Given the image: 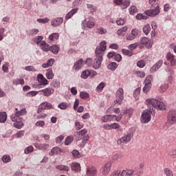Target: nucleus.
Instances as JSON below:
<instances>
[{
    "mask_svg": "<svg viewBox=\"0 0 176 176\" xmlns=\"http://www.w3.org/2000/svg\"><path fill=\"white\" fill-rule=\"evenodd\" d=\"M84 64H85V61H83V59H79L74 64V69H75V71H79V69H80V68L83 67Z\"/></svg>",
    "mask_w": 176,
    "mask_h": 176,
    "instance_id": "6ab92c4d",
    "label": "nucleus"
},
{
    "mask_svg": "<svg viewBox=\"0 0 176 176\" xmlns=\"http://www.w3.org/2000/svg\"><path fill=\"white\" fill-rule=\"evenodd\" d=\"M166 60L170 61L171 65H175L176 60L175 56L171 52H168L166 56Z\"/></svg>",
    "mask_w": 176,
    "mask_h": 176,
    "instance_id": "f3484780",
    "label": "nucleus"
},
{
    "mask_svg": "<svg viewBox=\"0 0 176 176\" xmlns=\"http://www.w3.org/2000/svg\"><path fill=\"white\" fill-rule=\"evenodd\" d=\"M1 160L3 163H10V162H12V158H10V155H6L1 157Z\"/></svg>",
    "mask_w": 176,
    "mask_h": 176,
    "instance_id": "c9c22d12",
    "label": "nucleus"
},
{
    "mask_svg": "<svg viewBox=\"0 0 176 176\" xmlns=\"http://www.w3.org/2000/svg\"><path fill=\"white\" fill-rule=\"evenodd\" d=\"M113 3L120 6L121 9H127L130 6V0H113Z\"/></svg>",
    "mask_w": 176,
    "mask_h": 176,
    "instance_id": "1a4fd4ad",
    "label": "nucleus"
},
{
    "mask_svg": "<svg viewBox=\"0 0 176 176\" xmlns=\"http://www.w3.org/2000/svg\"><path fill=\"white\" fill-rule=\"evenodd\" d=\"M110 176H122V173H120V170H117L113 172Z\"/></svg>",
    "mask_w": 176,
    "mask_h": 176,
    "instance_id": "774afa93",
    "label": "nucleus"
},
{
    "mask_svg": "<svg viewBox=\"0 0 176 176\" xmlns=\"http://www.w3.org/2000/svg\"><path fill=\"white\" fill-rule=\"evenodd\" d=\"M56 39H58V33H53L49 36L50 41H56Z\"/></svg>",
    "mask_w": 176,
    "mask_h": 176,
    "instance_id": "c03bdc74",
    "label": "nucleus"
},
{
    "mask_svg": "<svg viewBox=\"0 0 176 176\" xmlns=\"http://www.w3.org/2000/svg\"><path fill=\"white\" fill-rule=\"evenodd\" d=\"M72 154L74 159H80V157H82V154H80V153L78 150H74Z\"/></svg>",
    "mask_w": 176,
    "mask_h": 176,
    "instance_id": "f704fd0d",
    "label": "nucleus"
},
{
    "mask_svg": "<svg viewBox=\"0 0 176 176\" xmlns=\"http://www.w3.org/2000/svg\"><path fill=\"white\" fill-rule=\"evenodd\" d=\"M46 78L48 79H53V78H54V74H53L52 69H48L47 70Z\"/></svg>",
    "mask_w": 176,
    "mask_h": 176,
    "instance_id": "e433bc0d",
    "label": "nucleus"
},
{
    "mask_svg": "<svg viewBox=\"0 0 176 176\" xmlns=\"http://www.w3.org/2000/svg\"><path fill=\"white\" fill-rule=\"evenodd\" d=\"M152 111L151 110H145L141 117V122L143 124L149 123L151 122V119H152Z\"/></svg>",
    "mask_w": 176,
    "mask_h": 176,
    "instance_id": "0eeeda50",
    "label": "nucleus"
},
{
    "mask_svg": "<svg viewBox=\"0 0 176 176\" xmlns=\"http://www.w3.org/2000/svg\"><path fill=\"white\" fill-rule=\"evenodd\" d=\"M71 168L73 171H79L80 170V164L78 162H73Z\"/></svg>",
    "mask_w": 176,
    "mask_h": 176,
    "instance_id": "bb28decb",
    "label": "nucleus"
},
{
    "mask_svg": "<svg viewBox=\"0 0 176 176\" xmlns=\"http://www.w3.org/2000/svg\"><path fill=\"white\" fill-rule=\"evenodd\" d=\"M134 174V170L132 169L123 170L121 173V176H131Z\"/></svg>",
    "mask_w": 176,
    "mask_h": 176,
    "instance_id": "b1692460",
    "label": "nucleus"
},
{
    "mask_svg": "<svg viewBox=\"0 0 176 176\" xmlns=\"http://www.w3.org/2000/svg\"><path fill=\"white\" fill-rule=\"evenodd\" d=\"M87 8L91 12V13H94V12H96L97 10V7L94 6L93 4H87Z\"/></svg>",
    "mask_w": 176,
    "mask_h": 176,
    "instance_id": "79ce46f5",
    "label": "nucleus"
},
{
    "mask_svg": "<svg viewBox=\"0 0 176 176\" xmlns=\"http://www.w3.org/2000/svg\"><path fill=\"white\" fill-rule=\"evenodd\" d=\"M162 65H163V60H158L157 63H156L150 69L151 72H156V71H157V69H159V68H160V67H162Z\"/></svg>",
    "mask_w": 176,
    "mask_h": 176,
    "instance_id": "a211bd4d",
    "label": "nucleus"
},
{
    "mask_svg": "<svg viewBox=\"0 0 176 176\" xmlns=\"http://www.w3.org/2000/svg\"><path fill=\"white\" fill-rule=\"evenodd\" d=\"M94 18L93 17H89L88 19L82 21V28L83 30H85V28L91 29L93 27H94Z\"/></svg>",
    "mask_w": 176,
    "mask_h": 176,
    "instance_id": "6e6552de",
    "label": "nucleus"
},
{
    "mask_svg": "<svg viewBox=\"0 0 176 176\" xmlns=\"http://www.w3.org/2000/svg\"><path fill=\"white\" fill-rule=\"evenodd\" d=\"M137 67H138L139 68H144V67H145V60H140L138 61Z\"/></svg>",
    "mask_w": 176,
    "mask_h": 176,
    "instance_id": "864d4df0",
    "label": "nucleus"
},
{
    "mask_svg": "<svg viewBox=\"0 0 176 176\" xmlns=\"http://www.w3.org/2000/svg\"><path fill=\"white\" fill-rule=\"evenodd\" d=\"M90 137H89V135H86L85 137H84V139L82 140L80 146H85V144H86V142H87L89 140Z\"/></svg>",
    "mask_w": 176,
    "mask_h": 176,
    "instance_id": "e2e57ef3",
    "label": "nucleus"
},
{
    "mask_svg": "<svg viewBox=\"0 0 176 176\" xmlns=\"http://www.w3.org/2000/svg\"><path fill=\"white\" fill-rule=\"evenodd\" d=\"M141 93V89L140 87L136 88L133 91V97L135 98H137L138 97V95Z\"/></svg>",
    "mask_w": 176,
    "mask_h": 176,
    "instance_id": "603ef678",
    "label": "nucleus"
},
{
    "mask_svg": "<svg viewBox=\"0 0 176 176\" xmlns=\"http://www.w3.org/2000/svg\"><path fill=\"white\" fill-rule=\"evenodd\" d=\"M54 64V59L51 58L49 59L47 62V63H44L42 65L43 68H47L49 67H52Z\"/></svg>",
    "mask_w": 176,
    "mask_h": 176,
    "instance_id": "c756f323",
    "label": "nucleus"
},
{
    "mask_svg": "<svg viewBox=\"0 0 176 176\" xmlns=\"http://www.w3.org/2000/svg\"><path fill=\"white\" fill-rule=\"evenodd\" d=\"M38 81L39 82V83H41L43 86H46V85L49 84V81L47 80V79L43 77V75L42 74L38 75Z\"/></svg>",
    "mask_w": 176,
    "mask_h": 176,
    "instance_id": "aec40b11",
    "label": "nucleus"
},
{
    "mask_svg": "<svg viewBox=\"0 0 176 176\" xmlns=\"http://www.w3.org/2000/svg\"><path fill=\"white\" fill-rule=\"evenodd\" d=\"M164 173L165 174V175L166 176H173V171L171 170H170V168H165L164 170Z\"/></svg>",
    "mask_w": 176,
    "mask_h": 176,
    "instance_id": "6e6d98bb",
    "label": "nucleus"
},
{
    "mask_svg": "<svg viewBox=\"0 0 176 176\" xmlns=\"http://www.w3.org/2000/svg\"><path fill=\"white\" fill-rule=\"evenodd\" d=\"M107 68L108 69H111V71H115V69L118 68V64L115 62H112L107 65Z\"/></svg>",
    "mask_w": 176,
    "mask_h": 176,
    "instance_id": "473e14b6",
    "label": "nucleus"
},
{
    "mask_svg": "<svg viewBox=\"0 0 176 176\" xmlns=\"http://www.w3.org/2000/svg\"><path fill=\"white\" fill-rule=\"evenodd\" d=\"M52 108H53L52 103L44 102L39 105V108L37 110V113H41V112H42V111H45V109H52Z\"/></svg>",
    "mask_w": 176,
    "mask_h": 176,
    "instance_id": "9b49d317",
    "label": "nucleus"
},
{
    "mask_svg": "<svg viewBox=\"0 0 176 176\" xmlns=\"http://www.w3.org/2000/svg\"><path fill=\"white\" fill-rule=\"evenodd\" d=\"M8 119L6 112H0V123H5Z\"/></svg>",
    "mask_w": 176,
    "mask_h": 176,
    "instance_id": "cd10ccee",
    "label": "nucleus"
},
{
    "mask_svg": "<svg viewBox=\"0 0 176 176\" xmlns=\"http://www.w3.org/2000/svg\"><path fill=\"white\" fill-rule=\"evenodd\" d=\"M86 134H87V130L84 129L77 133V137L78 138H83Z\"/></svg>",
    "mask_w": 176,
    "mask_h": 176,
    "instance_id": "2f4dec72",
    "label": "nucleus"
},
{
    "mask_svg": "<svg viewBox=\"0 0 176 176\" xmlns=\"http://www.w3.org/2000/svg\"><path fill=\"white\" fill-rule=\"evenodd\" d=\"M112 160H113V162H116V160H119V159H122V155L120 154H115L112 156L111 157Z\"/></svg>",
    "mask_w": 176,
    "mask_h": 176,
    "instance_id": "13d9d810",
    "label": "nucleus"
},
{
    "mask_svg": "<svg viewBox=\"0 0 176 176\" xmlns=\"http://www.w3.org/2000/svg\"><path fill=\"white\" fill-rule=\"evenodd\" d=\"M61 153V149L58 147H54L51 152L50 153V156H53L54 155H60Z\"/></svg>",
    "mask_w": 176,
    "mask_h": 176,
    "instance_id": "a878e982",
    "label": "nucleus"
},
{
    "mask_svg": "<svg viewBox=\"0 0 176 176\" xmlns=\"http://www.w3.org/2000/svg\"><path fill=\"white\" fill-rule=\"evenodd\" d=\"M105 50H107V43L102 41L100 45L96 47L95 50V56L96 58L93 64L94 69H98V68L101 67L102 57L105 54Z\"/></svg>",
    "mask_w": 176,
    "mask_h": 176,
    "instance_id": "f257e3e1",
    "label": "nucleus"
},
{
    "mask_svg": "<svg viewBox=\"0 0 176 176\" xmlns=\"http://www.w3.org/2000/svg\"><path fill=\"white\" fill-rule=\"evenodd\" d=\"M87 176H96L97 175V168L93 166H89L87 168Z\"/></svg>",
    "mask_w": 176,
    "mask_h": 176,
    "instance_id": "4468645a",
    "label": "nucleus"
},
{
    "mask_svg": "<svg viewBox=\"0 0 176 176\" xmlns=\"http://www.w3.org/2000/svg\"><path fill=\"white\" fill-rule=\"evenodd\" d=\"M40 92L43 93V96L45 97H49V96H52V94H54V89L51 87H48L41 90Z\"/></svg>",
    "mask_w": 176,
    "mask_h": 176,
    "instance_id": "dca6fc26",
    "label": "nucleus"
},
{
    "mask_svg": "<svg viewBox=\"0 0 176 176\" xmlns=\"http://www.w3.org/2000/svg\"><path fill=\"white\" fill-rule=\"evenodd\" d=\"M146 104L149 107H153V108L160 109V111H163L164 109V104L163 102H160L155 98L147 99L146 100Z\"/></svg>",
    "mask_w": 176,
    "mask_h": 176,
    "instance_id": "7ed1b4c3",
    "label": "nucleus"
},
{
    "mask_svg": "<svg viewBox=\"0 0 176 176\" xmlns=\"http://www.w3.org/2000/svg\"><path fill=\"white\" fill-rule=\"evenodd\" d=\"M137 12H138V9L137 8V7H135V6H131L129 9L130 14H134V13H137Z\"/></svg>",
    "mask_w": 176,
    "mask_h": 176,
    "instance_id": "de8ad7c7",
    "label": "nucleus"
},
{
    "mask_svg": "<svg viewBox=\"0 0 176 176\" xmlns=\"http://www.w3.org/2000/svg\"><path fill=\"white\" fill-rule=\"evenodd\" d=\"M50 50L52 52V53H54V54H58V52H60V47L56 45H54L50 47Z\"/></svg>",
    "mask_w": 176,
    "mask_h": 176,
    "instance_id": "c85d7f7f",
    "label": "nucleus"
},
{
    "mask_svg": "<svg viewBox=\"0 0 176 176\" xmlns=\"http://www.w3.org/2000/svg\"><path fill=\"white\" fill-rule=\"evenodd\" d=\"M37 21H38V23H41L42 24H45V23L49 22V19H47V18H45V19H37Z\"/></svg>",
    "mask_w": 176,
    "mask_h": 176,
    "instance_id": "338daca9",
    "label": "nucleus"
},
{
    "mask_svg": "<svg viewBox=\"0 0 176 176\" xmlns=\"http://www.w3.org/2000/svg\"><path fill=\"white\" fill-rule=\"evenodd\" d=\"M96 32L100 35H103L104 34H107V29H104V28H99L97 29Z\"/></svg>",
    "mask_w": 176,
    "mask_h": 176,
    "instance_id": "49530a36",
    "label": "nucleus"
},
{
    "mask_svg": "<svg viewBox=\"0 0 176 176\" xmlns=\"http://www.w3.org/2000/svg\"><path fill=\"white\" fill-rule=\"evenodd\" d=\"M123 117V114L120 113L118 116L116 115H109L110 122H113L116 120V122H120L122 120V118Z\"/></svg>",
    "mask_w": 176,
    "mask_h": 176,
    "instance_id": "4be33fe9",
    "label": "nucleus"
},
{
    "mask_svg": "<svg viewBox=\"0 0 176 176\" xmlns=\"http://www.w3.org/2000/svg\"><path fill=\"white\" fill-rule=\"evenodd\" d=\"M166 124H169V126H173V124H176V111L170 110L168 113Z\"/></svg>",
    "mask_w": 176,
    "mask_h": 176,
    "instance_id": "423d86ee",
    "label": "nucleus"
},
{
    "mask_svg": "<svg viewBox=\"0 0 176 176\" xmlns=\"http://www.w3.org/2000/svg\"><path fill=\"white\" fill-rule=\"evenodd\" d=\"M143 32L145 34V35H148L149 32H151V25L146 24L143 27Z\"/></svg>",
    "mask_w": 176,
    "mask_h": 176,
    "instance_id": "4c0bfd02",
    "label": "nucleus"
},
{
    "mask_svg": "<svg viewBox=\"0 0 176 176\" xmlns=\"http://www.w3.org/2000/svg\"><path fill=\"white\" fill-rule=\"evenodd\" d=\"M16 113L14 115L11 116V120L12 122H21V116H24L25 113H27V111L25 109H22L21 110L19 111L18 109H15Z\"/></svg>",
    "mask_w": 176,
    "mask_h": 176,
    "instance_id": "39448f33",
    "label": "nucleus"
},
{
    "mask_svg": "<svg viewBox=\"0 0 176 176\" xmlns=\"http://www.w3.org/2000/svg\"><path fill=\"white\" fill-rule=\"evenodd\" d=\"M152 79H153V77L152 76H148L146 78V80L144 81L145 84L151 85V82H152Z\"/></svg>",
    "mask_w": 176,
    "mask_h": 176,
    "instance_id": "69168bd1",
    "label": "nucleus"
},
{
    "mask_svg": "<svg viewBox=\"0 0 176 176\" xmlns=\"http://www.w3.org/2000/svg\"><path fill=\"white\" fill-rule=\"evenodd\" d=\"M41 47L43 52H49L50 50V46L49 44L46 43V41H41L40 43Z\"/></svg>",
    "mask_w": 176,
    "mask_h": 176,
    "instance_id": "5701e85b",
    "label": "nucleus"
},
{
    "mask_svg": "<svg viewBox=\"0 0 176 176\" xmlns=\"http://www.w3.org/2000/svg\"><path fill=\"white\" fill-rule=\"evenodd\" d=\"M67 107H68L67 102H61L58 105V108L62 110H65Z\"/></svg>",
    "mask_w": 176,
    "mask_h": 176,
    "instance_id": "a18cd8bd",
    "label": "nucleus"
},
{
    "mask_svg": "<svg viewBox=\"0 0 176 176\" xmlns=\"http://www.w3.org/2000/svg\"><path fill=\"white\" fill-rule=\"evenodd\" d=\"M168 89V84L167 83H164L161 85L160 88V93H164Z\"/></svg>",
    "mask_w": 176,
    "mask_h": 176,
    "instance_id": "ea45409f",
    "label": "nucleus"
},
{
    "mask_svg": "<svg viewBox=\"0 0 176 176\" xmlns=\"http://www.w3.org/2000/svg\"><path fill=\"white\" fill-rule=\"evenodd\" d=\"M43 39V36H38L34 38V42L36 43V45H39L41 42H42V40Z\"/></svg>",
    "mask_w": 176,
    "mask_h": 176,
    "instance_id": "bf43d9fd",
    "label": "nucleus"
},
{
    "mask_svg": "<svg viewBox=\"0 0 176 176\" xmlns=\"http://www.w3.org/2000/svg\"><path fill=\"white\" fill-rule=\"evenodd\" d=\"M123 100H124V90H123V88H119L116 93L114 105H116V104L121 105Z\"/></svg>",
    "mask_w": 176,
    "mask_h": 176,
    "instance_id": "20e7f679",
    "label": "nucleus"
},
{
    "mask_svg": "<svg viewBox=\"0 0 176 176\" xmlns=\"http://www.w3.org/2000/svg\"><path fill=\"white\" fill-rule=\"evenodd\" d=\"M63 140H64V135H60L56 138V144H61V142H63Z\"/></svg>",
    "mask_w": 176,
    "mask_h": 176,
    "instance_id": "052dcab7",
    "label": "nucleus"
},
{
    "mask_svg": "<svg viewBox=\"0 0 176 176\" xmlns=\"http://www.w3.org/2000/svg\"><path fill=\"white\" fill-rule=\"evenodd\" d=\"M80 98H82V100H87V98H89V94H87L85 91L80 92Z\"/></svg>",
    "mask_w": 176,
    "mask_h": 176,
    "instance_id": "5fc2aeb1",
    "label": "nucleus"
},
{
    "mask_svg": "<svg viewBox=\"0 0 176 176\" xmlns=\"http://www.w3.org/2000/svg\"><path fill=\"white\" fill-rule=\"evenodd\" d=\"M112 167V162H107L102 169V174L103 175H108L109 174V171H111V168Z\"/></svg>",
    "mask_w": 176,
    "mask_h": 176,
    "instance_id": "ddd939ff",
    "label": "nucleus"
},
{
    "mask_svg": "<svg viewBox=\"0 0 176 176\" xmlns=\"http://www.w3.org/2000/svg\"><path fill=\"white\" fill-rule=\"evenodd\" d=\"M134 133H135V129L131 128L128 131L126 135H124L117 141V144L118 145H122V144H127V142H130L133 137H134Z\"/></svg>",
    "mask_w": 176,
    "mask_h": 176,
    "instance_id": "f03ea898",
    "label": "nucleus"
},
{
    "mask_svg": "<svg viewBox=\"0 0 176 176\" xmlns=\"http://www.w3.org/2000/svg\"><path fill=\"white\" fill-rule=\"evenodd\" d=\"M74 141V137L68 136L65 140V145H69Z\"/></svg>",
    "mask_w": 176,
    "mask_h": 176,
    "instance_id": "37998d69",
    "label": "nucleus"
},
{
    "mask_svg": "<svg viewBox=\"0 0 176 176\" xmlns=\"http://www.w3.org/2000/svg\"><path fill=\"white\" fill-rule=\"evenodd\" d=\"M15 122L14 124V127H16V129H21V127H23V122H17V121H14Z\"/></svg>",
    "mask_w": 176,
    "mask_h": 176,
    "instance_id": "680f3d73",
    "label": "nucleus"
},
{
    "mask_svg": "<svg viewBox=\"0 0 176 176\" xmlns=\"http://www.w3.org/2000/svg\"><path fill=\"white\" fill-rule=\"evenodd\" d=\"M78 10H79V9L78 8L72 9L70 12H69L66 14L65 19L66 20H69V19H71V17H72V16H74V14H76V13H78Z\"/></svg>",
    "mask_w": 176,
    "mask_h": 176,
    "instance_id": "412c9836",
    "label": "nucleus"
},
{
    "mask_svg": "<svg viewBox=\"0 0 176 176\" xmlns=\"http://www.w3.org/2000/svg\"><path fill=\"white\" fill-rule=\"evenodd\" d=\"M168 155H169L170 157H171L172 159H176V149L171 150V151L168 153Z\"/></svg>",
    "mask_w": 176,
    "mask_h": 176,
    "instance_id": "8fccbe9b",
    "label": "nucleus"
},
{
    "mask_svg": "<svg viewBox=\"0 0 176 176\" xmlns=\"http://www.w3.org/2000/svg\"><path fill=\"white\" fill-rule=\"evenodd\" d=\"M36 148H37V149H40V150H44L46 151V149L49 148V144H37V146H36Z\"/></svg>",
    "mask_w": 176,
    "mask_h": 176,
    "instance_id": "72a5a7b5",
    "label": "nucleus"
},
{
    "mask_svg": "<svg viewBox=\"0 0 176 176\" xmlns=\"http://www.w3.org/2000/svg\"><path fill=\"white\" fill-rule=\"evenodd\" d=\"M136 19L137 20H146V19H148V16L142 14H138L136 15Z\"/></svg>",
    "mask_w": 176,
    "mask_h": 176,
    "instance_id": "09e8293b",
    "label": "nucleus"
},
{
    "mask_svg": "<svg viewBox=\"0 0 176 176\" xmlns=\"http://www.w3.org/2000/svg\"><path fill=\"white\" fill-rule=\"evenodd\" d=\"M140 43L142 45H146L148 49H150V47H152V45H153V43H152V41L149 40V38L146 37H142L140 40Z\"/></svg>",
    "mask_w": 176,
    "mask_h": 176,
    "instance_id": "2eb2a0df",
    "label": "nucleus"
},
{
    "mask_svg": "<svg viewBox=\"0 0 176 176\" xmlns=\"http://www.w3.org/2000/svg\"><path fill=\"white\" fill-rule=\"evenodd\" d=\"M160 13V9L159 8V6H156L154 9L148 10L145 12L146 16H149L151 17H155V16H157V14Z\"/></svg>",
    "mask_w": 176,
    "mask_h": 176,
    "instance_id": "f8f14e48",
    "label": "nucleus"
},
{
    "mask_svg": "<svg viewBox=\"0 0 176 176\" xmlns=\"http://www.w3.org/2000/svg\"><path fill=\"white\" fill-rule=\"evenodd\" d=\"M122 52L124 56H128V57H131V56H133V54H134L133 53V51H130V50H126V49H122Z\"/></svg>",
    "mask_w": 176,
    "mask_h": 176,
    "instance_id": "58836bf2",
    "label": "nucleus"
},
{
    "mask_svg": "<svg viewBox=\"0 0 176 176\" xmlns=\"http://www.w3.org/2000/svg\"><path fill=\"white\" fill-rule=\"evenodd\" d=\"M97 75V72L94 70H89V69H85L82 72L80 78L82 79H87L89 76H91V78H94V76H96Z\"/></svg>",
    "mask_w": 176,
    "mask_h": 176,
    "instance_id": "9d476101",
    "label": "nucleus"
},
{
    "mask_svg": "<svg viewBox=\"0 0 176 176\" xmlns=\"http://www.w3.org/2000/svg\"><path fill=\"white\" fill-rule=\"evenodd\" d=\"M76 130H80L83 129V124H81L80 122L78 120L75 122Z\"/></svg>",
    "mask_w": 176,
    "mask_h": 176,
    "instance_id": "0e129e2a",
    "label": "nucleus"
},
{
    "mask_svg": "<svg viewBox=\"0 0 176 176\" xmlns=\"http://www.w3.org/2000/svg\"><path fill=\"white\" fill-rule=\"evenodd\" d=\"M56 168L60 170V171H69V167L65 165H58Z\"/></svg>",
    "mask_w": 176,
    "mask_h": 176,
    "instance_id": "7c9ffc66",
    "label": "nucleus"
},
{
    "mask_svg": "<svg viewBox=\"0 0 176 176\" xmlns=\"http://www.w3.org/2000/svg\"><path fill=\"white\" fill-rule=\"evenodd\" d=\"M63 18H56L54 21H52V24L54 27H58V25H60L63 24Z\"/></svg>",
    "mask_w": 176,
    "mask_h": 176,
    "instance_id": "393cba45",
    "label": "nucleus"
},
{
    "mask_svg": "<svg viewBox=\"0 0 176 176\" xmlns=\"http://www.w3.org/2000/svg\"><path fill=\"white\" fill-rule=\"evenodd\" d=\"M13 83L16 85H24V83H25V82L24 81V79H23V78H16L13 81Z\"/></svg>",
    "mask_w": 176,
    "mask_h": 176,
    "instance_id": "a19ab883",
    "label": "nucleus"
},
{
    "mask_svg": "<svg viewBox=\"0 0 176 176\" xmlns=\"http://www.w3.org/2000/svg\"><path fill=\"white\" fill-rule=\"evenodd\" d=\"M34 151V147L32 146H29L27 148L25 149V155H28V153H31V152Z\"/></svg>",
    "mask_w": 176,
    "mask_h": 176,
    "instance_id": "4d7b16f0",
    "label": "nucleus"
},
{
    "mask_svg": "<svg viewBox=\"0 0 176 176\" xmlns=\"http://www.w3.org/2000/svg\"><path fill=\"white\" fill-rule=\"evenodd\" d=\"M151 84H145L144 88H143V91L146 94L149 90H151Z\"/></svg>",
    "mask_w": 176,
    "mask_h": 176,
    "instance_id": "3c124183",
    "label": "nucleus"
}]
</instances>
